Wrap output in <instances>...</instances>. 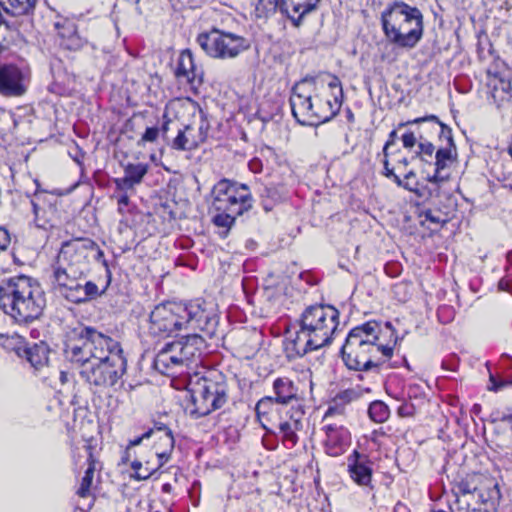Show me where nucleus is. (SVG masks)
Listing matches in <instances>:
<instances>
[{
	"label": "nucleus",
	"mask_w": 512,
	"mask_h": 512,
	"mask_svg": "<svg viewBox=\"0 0 512 512\" xmlns=\"http://www.w3.org/2000/svg\"><path fill=\"white\" fill-rule=\"evenodd\" d=\"M409 161L406 157L400 158L397 160L395 166L392 168H395V172L397 171L399 174H404L406 171V167L408 166Z\"/></svg>",
	"instance_id": "54"
},
{
	"label": "nucleus",
	"mask_w": 512,
	"mask_h": 512,
	"mask_svg": "<svg viewBox=\"0 0 512 512\" xmlns=\"http://www.w3.org/2000/svg\"><path fill=\"white\" fill-rule=\"evenodd\" d=\"M162 492L164 493H171L172 492V485L170 483H165L162 486Z\"/></svg>",
	"instance_id": "63"
},
{
	"label": "nucleus",
	"mask_w": 512,
	"mask_h": 512,
	"mask_svg": "<svg viewBox=\"0 0 512 512\" xmlns=\"http://www.w3.org/2000/svg\"><path fill=\"white\" fill-rule=\"evenodd\" d=\"M171 344L183 368L189 369L201 362L205 341L197 333L188 334Z\"/></svg>",
	"instance_id": "16"
},
{
	"label": "nucleus",
	"mask_w": 512,
	"mask_h": 512,
	"mask_svg": "<svg viewBox=\"0 0 512 512\" xmlns=\"http://www.w3.org/2000/svg\"><path fill=\"white\" fill-rule=\"evenodd\" d=\"M273 390L276 395L274 400L279 404H287L295 399L297 395V388L287 377L277 378L273 382Z\"/></svg>",
	"instance_id": "27"
},
{
	"label": "nucleus",
	"mask_w": 512,
	"mask_h": 512,
	"mask_svg": "<svg viewBox=\"0 0 512 512\" xmlns=\"http://www.w3.org/2000/svg\"><path fill=\"white\" fill-rule=\"evenodd\" d=\"M453 163L452 147L438 149L435 155V172L426 179L432 185L439 188V184L449 178V174L444 171Z\"/></svg>",
	"instance_id": "24"
},
{
	"label": "nucleus",
	"mask_w": 512,
	"mask_h": 512,
	"mask_svg": "<svg viewBox=\"0 0 512 512\" xmlns=\"http://www.w3.org/2000/svg\"><path fill=\"white\" fill-rule=\"evenodd\" d=\"M95 467L91 463L89 467L86 469L85 474L81 480L80 487L77 490V494L80 497H87L89 495L90 487L92 485L93 477H94Z\"/></svg>",
	"instance_id": "37"
},
{
	"label": "nucleus",
	"mask_w": 512,
	"mask_h": 512,
	"mask_svg": "<svg viewBox=\"0 0 512 512\" xmlns=\"http://www.w3.org/2000/svg\"><path fill=\"white\" fill-rule=\"evenodd\" d=\"M368 414L371 420L376 423H383L389 418V408L382 401H374L370 404Z\"/></svg>",
	"instance_id": "32"
},
{
	"label": "nucleus",
	"mask_w": 512,
	"mask_h": 512,
	"mask_svg": "<svg viewBox=\"0 0 512 512\" xmlns=\"http://www.w3.org/2000/svg\"><path fill=\"white\" fill-rule=\"evenodd\" d=\"M191 404L190 414L195 418L209 415L222 408L228 399L227 384L220 373H195L190 376L188 384Z\"/></svg>",
	"instance_id": "6"
},
{
	"label": "nucleus",
	"mask_w": 512,
	"mask_h": 512,
	"mask_svg": "<svg viewBox=\"0 0 512 512\" xmlns=\"http://www.w3.org/2000/svg\"><path fill=\"white\" fill-rule=\"evenodd\" d=\"M184 304L167 302L157 305L150 314L149 330L158 336H169L184 329Z\"/></svg>",
	"instance_id": "12"
},
{
	"label": "nucleus",
	"mask_w": 512,
	"mask_h": 512,
	"mask_svg": "<svg viewBox=\"0 0 512 512\" xmlns=\"http://www.w3.org/2000/svg\"><path fill=\"white\" fill-rule=\"evenodd\" d=\"M2 233H5L6 237H7V240H8V245L10 244V235L8 233V231L6 230V228L0 226V238H2Z\"/></svg>",
	"instance_id": "64"
},
{
	"label": "nucleus",
	"mask_w": 512,
	"mask_h": 512,
	"mask_svg": "<svg viewBox=\"0 0 512 512\" xmlns=\"http://www.w3.org/2000/svg\"><path fill=\"white\" fill-rule=\"evenodd\" d=\"M275 400L271 396L263 397L256 404V414L261 423V426L267 430V426L265 420L267 419V415L272 411L273 404Z\"/></svg>",
	"instance_id": "34"
},
{
	"label": "nucleus",
	"mask_w": 512,
	"mask_h": 512,
	"mask_svg": "<svg viewBox=\"0 0 512 512\" xmlns=\"http://www.w3.org/2000/svg\"><path fill=\"white\" fill-rule=\"evenodd\" d=\"M252 195L246 184L223 178L211 191V211H230L244 214L252 208Z\"/></svg>",
	"instance_id": "8"
},
{
	"label": "nucleus",
	"mask_w": 512,
	"mask_h": 512,
	"mask_svg": "<svg viewBox=\"0 0 512 512\" xmlns=\"http://www.w3.org/2000/svg\"><path fill=\"white\" fill-rule=\"evenodd\" d=\"M156 439L154 446L158 445V447L164 451H173L174 437L172 432H166L164 435H159Z\"/></svg>",
	"instance_id": "40"
},
{
	"label": "nucleus",
	"mask_w": 512,
	"mask_h": 512,
	"mask_svg": "<svg viewBox=\"0 0 512 512\" xmlns=\"http://www.w3.org/2000/svg\"><path fill=\"white\" fill-rule=\"evenodd\" d=\"M72 334L64 353L77 366L80 377L90 386L114 387L127 367L119 342L89 326L75 329Z\"/></svg>",
	"instance_id": "1"
},
{
	"label": "nucleus",
	"mask_w": 512,
	"mask_h": 512,
	"mask_svg": "<svg viewBox=\"0 0 512 512\" xmlns=\"http://www.w3.org/2000/svg\"><path fill=\"white\" fill-rule=\"evenodd\" d=\"M208 129H209V124L205 120H202L198 127V131L196 132V138L201 137L202 143L205 142V140L208 137Z\"/></svg>",
	"instance_id": "51"
},
{
	"label": "nucleus",
	"mask_w": 512,
	"mask_h": 512,
	"mask_svg": "<svg viewBox=\"0 0 512 512\" xmlns=\"http://www.w3.org/2000/svg\"><path fill=\"white\" fill-rule=\"evenodd\" d=\"M54 28L60 46L66 50L79 51L89 44L88 40L78 33L75 22L68 18H58L54 22Z\"/></svg>",
	"instance_id": "19"
},
{
	"label": "nucleus",
	"mask_w": 512,
	"mask_h": 512,
	"mask_svg": "<svg viewBox=\"0 0 512 512\" xmlns=\"http://www.w3.org/2000/svg\"><path fill=\"white\" fill-rule=\"evenodd\" d=\"M147 172L148 165L144 163H129L124 167V175L134 185L140 184Z\"/></svg>",
	"instance_id": "30"
},
{
	"label": "nucleus",
	"mask_w": 512,
	"mask_h": 512,
	"mask_svg": "<svg viewBox=\"0 0 512 512\" xmlns=\"http://www.w3.org/2000/svg\"><path fill=\"white\" fill-rule=\"evenodd\" d=\"M390 139L386 142L384 148H383V154H384V159H388V148L390 145L393 144V141L396 137V131L393 130L390 135H389Z\"/></svg>",
	"instance_id": "59"
},
{
	"label": "nucleus",
	"mask_w": 512,
	"mask_h": 512,
	"mask_svg": "<svg viewBox=\"0 0 512 512\" xmlns=\"http://www.w3.org/2000/svg\"><path fill=\"white\" fill-rule=\"evenodd\" d=\"M263 207L266 211L271 210L272 204L281 198V194L274 186H265L261 192Z\"/></svg>",
	"instance_id": "36"
},
{
	"label": "nucleus",
	"mask_w": 512,
	"mask_h": 512,
	"mask_svg": "<svg viewBox=\"0 0 512 512\" xmlns=\"http://www.w3.org/2000/svg\"><path fill=\"white\" fill-rule=\"evenodd\" d=\"M116 188L120 191L126 192L127 190L133 189L134 184L125 175L122 178H116L114 180Z\"/></svg>",
	"instance_id": "48"
},
{
	"label": "nucleus",
	"mask_w": 512,
	"mask_h": 512,
	"mask_svg": "<svg viewBox=\"0 0 512 512\" xmlns=\"http://www.w3.org/2000/svg\"><path fill=\"white\" fill-rule=\"evenodd\" d=\"M159 136V128L148 127L142 135L141 142H155Z\"/></svg>",
	"instance_id": "45"
},
{
	"label": "nucleus",
	"mask_w": 512,
	"mask_h": 512,
	"mask_svg": "<svg viewBox=\"0 0 512 512\" xmlns=\"http://www.w3.org/2000/svg\"><path fill=\"white\" fill-rule=\"evenodd\" d=\"M417 140L415 132H406L402 136L403 146L407 149L413 148L417 143Z\"/></svg>",
	"instance_id": "49"
},
{
	"label": "nucleus",
	"mask_w": 512,
	"mask_h": 512,
	"mask_svg": "<svg viewBox=\"0 0 512 512\" xmlns=\"http://www.w3.org/2000/svg\"><path fill=\"white\" fill-rule=\"evenodd\" d=\"M197 43L208 56L215 59L235 58L250 47L248 39L218 29L199 34Z\"/></svg>",
	"instance_id": "10"
},
{
	"label": "nucleus",
	"mask_w": 512,
	"mask_h": 512,
	"mask_svg": "<svg viewBox=\"0 0 512 512\" xmlns=\"http://www.w3.org/2000/svg\"><path fill=\"white\" fill-rule=\"evenodd\" d=\"M407 125H417L419 140H425L426 137L436 134V132H433L429 126L424 125V122H413V120H408L407 122L400 123L399 127Z\"/></svg>",
	"instance_id": "39"
},
{
	"label": "nucleus",
	"mask_w": 512,
	"mask_h": 512,
	"mask_svg": "<svg viewBox=\"0 0 512 512\" xmlns=\"http://www.w3.org/2000/svg\"><path fill=\"white\" fill-rule=\"evenodd\" d=\"M202 144V138H196V131L191 125H186L178 130L171 147L178 151H191Z\"/></svg>",
	"instance_id": "26"
},
{
	"label": "nucleus",
	"mask_w": 512,
	"mask_h": 512,
	"mask_svg": "<svg viewBox=\"0 0 512 512\" xmlns=\"http://www.w3.org/2000/svg\"><path fill=\"white\" fill-rule=\"evenodd\" d=\"M248 167L253 173H260L262 171L263 164L259 158H253L249 161Z\"/></svg>",
	"instance_id": "53"
},
{
	"label": "nucleus",
	"mask_w": 512,
	"mask_h": 512,
	"mask_svg": "<svg viewBox=\"0 0 512 512\" xmlns=\"http://www.w3.org/2000/svg\"><path fill=\"white\" fill-rule=\"evenodd\" d=\"M420 217L423 218L422 223L428 221L433 224L439 225L444 224L446 222V219L443 218L438 212H434L430 209L422 211Z\"/></svg>",
	"instance_id": "41"
},
{
	"label": "nucleus",
	"mask_w": 512,
	"mask_h": 512,
	"mask_svg": "<svg viewBox=\"0 0 512 512\" xmlns=\"http://www.w3.org/2000/svg\"><path fill=\"white\" fill-rule=\"evenodd\" d=\"M367 457L354 451L348 458V471L352 480L360 486H368L372 478V469Z\"/></svg>",
	"instance_id": "22"
},
{
	"label": "nucleus",
	"mask_w": 512,
	"mask_h": 512,
	"mask_svg": "<svg viewBox=\"0 0 512 512\" xmlns=\"http://www.w3.org/2000/svg\"><path fill=\"white\" fill-rule=\"evenodd\" d=\"M131 468L134 470L135 475H138L139 472H142L143 464L142 462L135 460L131 463Z\"/></svg>",
	"instance_id": "60"
},
{
	"label": "nucleus",
	"mask_w": 512,
	"mask_h": 512,
	"mask_svg": "<svg viewBox=\"0 0 512 512\" xmlns=\"http://www.w3.org/2000/svg\"><path fill=\"white\" fill-rule=\"evenodd\" d=\"M27 361L35 369H39L48 363L49 348L43 343H34L24 350Z\"/></svg>",
	"instance_id": "28"
},
{
	"label": "nucleus",
	"mask_w": 512,
	"mask_h": 512,
	"mask_svg": "<svg viewBox=\"0 0 512 512\" xmlns=\"http://www.w3.org/2000/svg\"><path fill=\"white\" fill-rule=\"evenodd\" d=\"M360 395L361 392L356 389H347L341 393L340 398L349 402L360 397Z\"/></svg>",
	"instance_id": "50"
},
{
	"label": "nucleus",
	"mask_w": 512,
	"mask_h": 512,
	"mask_svg": "<svg viewBox=\"0 0 512 512\" xmlns=\"http://www.w3.org/2000/svg\"><path fill=\"white\" fill-rule=\"evenodd\" d=\"M153 432H154V430H148L142 436L137 437V438L131 440L129 442V445H128L127 449H129L130 447H134V446L140 445L144 439L150 438L152 436Z\"/></svg>",
	"instance_id": "55"
},
{
	"label": "nucleus",
	"mask_w": 512,
	"mask_h": 512,
	"mask_svg": "<svg viewBox=\"0 0 512 512\" xmlns=\"http://www.w3.org/2000/svg\"><path fill=\"white\" fill-rule=\"evenodd\" d=\"M154 368L161 374L170 375L183 370L177 354L170 343H166L156 354Z\"/></svg>",
	"instance_id": "23"
},
{
	"label": "nucleus",
	"mask_w": 512,
	"mask_h": 512,
	"mask_svg": "<svg viewBox=\"0 0 512 512\" xmlns=\"http://www.w3.org/2000/svg\"><path fill=\"white\" fill-rule=\"evenodd\" d=\"M385 327L390 331V336L394 337L393 345L379 341L380 325L375 321H368L350 330L341 349L343 361L349 369L368 371L380 367L392 357L397 336L390 322H386Z\"/></svg>",
	"instance_id": "2"
},
{
	"label": "nucleus",
	"mask_w": 512,
	"mask_h": 512,
	"mask_svg": "<svg viewBox=\"0 0 512 512\" xmlns=\"http://www.w3.org/2000/svg\"><path fill=\"white\" fill-rule=\"evenodd\" d=\"M163 119H164V122H163L161 128L159 129V133L161 132L163 137H165L167 132L170 129V124L172 121L169 118H167L166 114L163 115Z\"/></svg>",
	"instance_id": "58"
},
{
	"label": "nucleus",
	"mask_w": 512,
	"mask_h": 512,
	"mask_svg": "<svg viewBox=\"0 0 512 512\" xmlns=\"http://www.w3.org/2000/svg\"><path fill=\"white\" fill-rule=\"evenodd\" d=\"M209 306L200 299L184 304V329L199 330L212 336L216 331L218 320Z\"/></svg>",
	"instance_id": "14"
},
{
	"label": "nucleus",
	"mask_w": 512,
	"mask_h": 512,
	"mask_svg": "<svg viewBox=\"0 0 512 512\" xmlns=\"http://www.w3.org/2000/svg\"><path fill=\"white\" fill-rule=\"evenodd\" d=\"M512 416V413L510 414H503L502 416H500L497 420L503 424H507L508 423V419Z\"/></svg>",
	"instance_id": "62"
},
{
	"label": "nucleus",
	"mask_w": 512,
	"mask_h": 512,
	"mask_svg": "<svg viewBox=\"0 0 512 512\" xmlns=\"http://www.w3.org/2000/svg\"><path fill=\"white\" fill-rule=\"evenodd\" d=\"M383 175L391 179L398 187H401L409 192L414 193L417 197H431L435 193L438 194V188L426 189L421 187L414 170H409L403 174V178L395 173V168H390L388 159L383 160Z\"/></svg>",
	"instance_id": "18"
},
{
	"label": "nucleus",
	"mask_w": 512,
	"mask_h": 512,
	"mask_svg": "<svg viewBox=\"0 0 512 512\" xmlns=\"http://www.w3.org/2000/svg\"><path fill=\"white\" fill-rule=\"evenodd\" d=\"M328 87L332 91V95H333L332 100L337 99L339 101V109H340L342 106V102H343V90H342V85H341L340 79L336 76H330V81L328 82Z\"/></svg>",
	"instance_id": "38"
},
{
	"label": "nucleus",
	"mask_w": 512,
	"mask_h": 512,
	"mask_svg": "<svg viewBox=\"0 0 512 512\" xmlns=\"http://www.w3.org/2000/svg\"><path fill=\"white\" fill-rule=\"evenodd\" d=\"M321 0H258L256 11L261 14L273 13L277 8L299 27L303 18L317 10Z\"/></svg>",
	"instance_id": "13"
},
{
	"label": "nucleus",
	"mask_w": 512,
	"mask_h": 512,
	"mask_svg": "<svg viewBox=\"0 0 512 512\" xmlns=\"http://www.w3.org/2000/svg\"><path fill=\"white\" fill-rule=\"evenodd\" d=\"M129 203V197L126 193H123L119 196L118 198V210L120 213H124V208L128 205Z\"/></svg>",
	"instance_id": "57"
},
{
	"label": "nucleus",
	"mask_w": 512,
	"mask_h": 512,
	"mask_svg": "<svg viewBox=\"0 0 512 512\" xmlns=\"http://www.w3.org/2000/svg\"><path fill=\"white\" fill-rule=\"evenodd\" d=\"M37 0H10L4 7L6 14L11 16L5 26L20 33H30L34 27L33 14Z\"/></svg>",
	"instance_id": "15"
},
{
	"label": "nucleus",
	"mask_w": 512,
	"mask_h": 512,
	"mask_svg": "<svg viewBox=\"0 0 512 512\" xmlns=\"http://www.w3.org/2000/svg\"><path fill=\"white\" fill-rule=\"evenodd\" d=\"M339 311L331 306L315 304L306 307L297 320L298 330L287 343V351L302 357L329 345L339 325Z\"/></svg>",
	"instance_id": "3"
},
{
	"label": "nucleus",
	"mask_w": 512,
	"mask_h": 512,
	"mask_svg": "<svg viewBox=\"0 0 512 512\" xmlns=\"http://www.w3.org/2000/svg\"><path fill=\"white\" fill-rule=\"evenodd\" d=\"M454 495H462L461 501L478 500L480 496L479 490L467 480L459 482L454 490Z\"/></svg>",
	"instance_id": "33"
},
{
	"label": "nucleus",
	"mask_w": 512,
	"mask_h": 512,
	"mask_svg": "<svg viewBox=\"0 0 512 512\" xmlns=\"http://www.w3.org/2000/svg\"><path fill=\"white\" fill-rule=\"evenodd\" d=\"M419 151L417 152V155H419L422 159H424L425 156L432 157L434 152V146L432 143L425 140H419L418 144Z\"/></svg>",
	"instance_id": "43"
},
{
	"label": "nucleus",
	"mask_w": 512,
	"mask_h": 512,
	"mask_svg": "<svg viewBox=\"0 0 512 512\" xmlns=\"http://www.w3.org/2000/svg\"><path fill=\"white\" fill-rule=\"evenodd\" d=\"M416 408L414 404L410 402H403L397 409V413L400 417H412L415 415Z\"/></svg>",
	"instance_id": "44"
},
{
	"label": "nucleus",
	"mask_w": 512,
	"mask_h": 512,
	"mask_svg": "<svg viewBox=\"0 0 512 512\" xmlns=\"http://www.w3.org/2000/svg\"><path fill=\"white\" fill-rule=\"evenodd\" d=\"M155 454L158 458V469H160L169 459L171 456L172 451H164L161 450L158 445L154 446Z\"/></svg>",
	"instance_id": "46"
},
{
	"label": "nucleus",
	"mask_w": 512,
	"mask_h": 512,
	"mask_svg": "<svg viewBox=\"0 0 512 512\" xmlns=\"http://www.w3.org/2000/svg\"><path fill=\"white\" fill-rule=\"evenodd\" d=\"M8 248V240L5 233H2V238H0V251H4Z\"/></svg>",
	"instance_id": "61"
},
{
	"label": "nucleus",
	"mask_w": 512,
	"mask_h": 512,
	"mask_svg": "<svg viewBox=\"0 0 512 512\" xmlns=\"http://www.w3.org/2000/svg\"><path fill=\"white\" fill-rule=\"evenodd\" d=\"M86 272L73 270H53V284L56 291L72 303H84L104 293L92 281L82 283Z\"/></svg>",
	"instance_id": "9"
},
{
	"label": "nucleus",
	"mask_w": 512,
	"mask_h": 512,
	"mask_svg": "<svg viewBox=\"0 0 512 512\" xmlns=\"http://www.w3.org/2000/svg\"><path fill=\"white\" fill-rule=\"evenodd\" d=\"M307 79L297 83L290 96L292 114L301 125L317 126L330 121L339 112V101L337 99H326L313 102L310 94L306 92Z\"/></svg>",
	"instance_id": "7"
},
{
	"label": "nucleus",
	"mask_w": 512,
	"mask_h": 512,
	"mask_svg": "<svg viewBox=\"0 0 512 512\" xmlns=\"http://www.w3.org/2000/svg\"><path fill=\"white\" fill-rule=\"evenodd\" d=\"M488 85L497 108L505 107L511 101L512 87L508 79L494 75L489 79Z\"/></svg>",
	"instance_id": "25"
},
{
	"label": "nucleus",
	"mask_w": 512,
	"mask_h": 512,
	"mask_svg": "<svg viewBox=\"0 0 512 512\" xmlns=\"http://www.w3.org/2000/svg\"><path fill=\"white\" fill-rule=\"evenodd\" d=\"M387 41L399 48L412 49L423 36V14L417 7L395 1L381 13Z\"/></svg>",
	"instance_id": "5"
},
{
	"label": "nucleus",
	"mask_w": 512,
	"mask_h": 512,
	"mask_svg": "<svg viewBox=\"0 0 512 512\" xmlns=\"http://www.w3.org/2000/svg\"><path fill=\"white\" fill-rule=\"evenodd\" d=\"M214 213L212 217V222L215 226L224 228L225 234L231 229V227L234 225L235 220L237 217L241 216L242 214H233L230 211H212Z\"/></svg>",
	"instance_id": "31"
},
{
	"label": "nucleus",
	"mask_w": 512,
	"mask_h": 512,
	"mask_svg": "<svg viewBox=\"0 0 512 512\" xmlns=\"http://www.w3.org/2000/svg\"><path fill=\"white\" fill-rule=\"evenodd\" d=\"M490 385L488 386V390L490 391H499L503 387L507 385L504 381H497L493 375H490Z\"/></svg>",
	"instance_id": "52"
},
{
	"label": "nucleus",
	"mask_w": 512,
	"mask_h": 512,
	"mask_svg": "<svg viewBox=\"0 0 512 512\" xmlns=\"http://www.w3.org/2000/svg\"><path fill=\"white\" fill-rule=\"evenodd\" d=\"M45 304L44 291L27 276L11 278L0 285V308L19 324L38 319Z\"/></svg>",
	"instance_id": "4"
},
{
	"label": "nucleus",
	"mask_w": 512,
	"mask_h": 512,
	"mask_svg": "<svg viewBox=\"0 0 512 512\" xmlns=\"http://www.w3.org/2000/svg\"><path fill=\"white\" fill-rule=\"evenodd\" d=\"M325 448L330 456L342 454L349 444V432L342 426L327 425L325 427Z\"/></svg>",
	"instance_id": "21"
},
{
	"label": "nucleus",
	"mask_w": 512,
	"mask_h": 512,
	"mask_svg": "<svg viewBox=\"0 0 512 512\" xmlns=\"http://www.w3.org/2000/svg\"><path fill=\"white\" fill-rule=\"evenodd\" d=\"M300 422L298 420H293L292 422L284 421L279 425L280 432L283 434V438L285 441H289L291 444H296L297 435L296 430L299 429Z\"/></svg>",
	"instance_id": "35"
},
{
	"label": "nucleus",
	"mask_w": 512,
	"mask_h": 512,
	"mask_svg": "<svg viewBox=\"0 0 512 512\" xmlns=\"http://www.w3.org/2000/svg\"><path fill=\"white\" fill-rule=\"evenodd\" d=\"M31 204H32L33 213H34V216H35L34 217V222H35L36 226L38 228L46 229L47 228V225H46L47 223L39 215V213L41 211V208L38 206V204L34 200L31 201Z\"/></svg>",
	"instance_id": "47"
},
{
	"label": "nucleus",
	"mask_w": 512,
	"mask_h": 512,
	"mask_svg": "<svg viewBox=\"0 0 512 512\" xmlns=\"http://www.w3.org/2000/svg\"><path fill=\"white\" fill-rule=\"evenodd\" d=\"M29 75L15 65L0 66V94L5 97H21L28 89Z\"/></svg>",
	"instance_id": "17"
},
{
	"label": "nucleus",
	"mask_w": 512,
	"mask_h": 512,
	"mask_svg": "<svg viewBox=\"0 0 512 512\" xmlns=\"http://www.w3.org/2000/svg\"><path fill=\"white\" fill-rule=\"evenodd\" d=\"M175 75L180 80H185L192 88H197L203 83V71L195 65L192 53L183 51L178 59Z\"/></svg>",
	"instance_id": "20"
},
{
	"label": "nucleus",
	"mask_w": 512,
	"mask_h": 512,
	"mask_svg": "<svg viewBox=\"0 0 512 512\" xmlns=\"http://www.w3.org/2000/svg\"><path fill=\"white\" fill-rule=\"evenodd\" d=\"M152 430H154L152 436L155 438L159 437V435H164L166 432H172L165 424L162 423L155 424Z\"/></svg>",
	"instance_id": "56"
},
{
	"label": "nucleus",
	"mask_w": 512,
	"mask_h": 512,
	"mask_svg": "<svg viewBox=\"0 0 512 512\" xmlns=\"http://www.w3.org/2000/svg\"><path fill=\"white\" fill-rule=\"evenodd\" d=\"M158 470L159 469L157 466H152L150 464V461H146L145 466H143L142 472H139L138 475H134V478L139 481L147 480L151 476H153Z\"/></svg>",
	"instance_id": "42"
},
{
	"label": "nucleus",
	"mask_w": 512,
	"mask_h": 512,
	"mask_svg": "<svg viewBox=\"0 0 512 512\" xmlns=\"http://www.w3.org/2000/svg\"><path fill=\"white\" fill-rule=\"evenodd\" d=\"M413 122H424V125L429 126L433 132L439 134L440 137L446 138L448 140L449 147H454L451 129L439 121L436 116L429 115L426 117L416 118L413 119Z\"/></svg>",
	"instance_id": "29"
},
{
	"label": "nucleus",
	"mask_w": 512,
	"mask_h": 512,
	"mask_svg": "<svg viewBox=\"0 0 512 512\" xmlns=\"http://www.w3.org/2000/svg\"><path fill=\"white\" fill-rule=\"evenodd\" d=\"M103 256V251L89 238H75L62 243L54 269L86 272L90 256Z\"/></svg>",
	"instance_id": "11"
}]
</instances>
